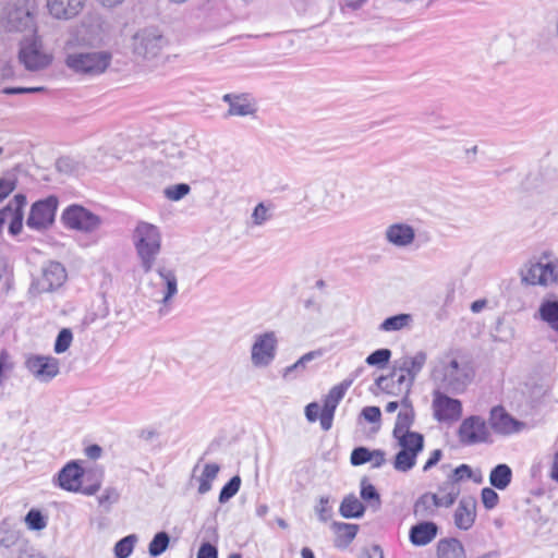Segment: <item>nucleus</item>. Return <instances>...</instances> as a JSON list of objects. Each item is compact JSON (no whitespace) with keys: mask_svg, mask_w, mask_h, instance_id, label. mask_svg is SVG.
Returning <instances> with one entry per match:
<instances>
[{"mask_svg":"<svg viewBox=\"0 0 558 558\" xmlns=\"http://www.w3.org/2000/svg\"><path fill=\"white\" fill-rule=\"evenodd\" d=\"M433 376L445 391L462 393L472 380L473 371L464 359L450 353L439 357Z\"/></svg>","mask_w":558,"mask_h":558,"instance_id":"nucleus-1","label":"nucleus"},{"mask_svg":"<svg viewBox=\"0 0 558 558\" xmlns=\"http://www.w3.org/2000/svg\"><path fill=\"white\" fill-rule=\"evenodd\" d=\"M132 243L143 272H150L161 252L160 229L150 222L141 220L133 230Z\"/></svg>","mask_w":558,"mask_h":558,"instance_id":"nucleus-2","label":"nucleus"},{"mask_svg":"<svg viewBox=\"0 0 558 558\" xmlns=\"http://www.w3.org/2000/svg\"><path fill=\"white\" fill-rule=\"evenodd\" d=\"M37 5L31 0H11L1 10L0 26L7 33H37Z\"/></svg>","mask_w":558,"mask_h":558,"instance_id":"nucleus-3","label":"nucleus"},{"mask_svg":"<svg viewBox=\"0 0 558 558\" xmlns=\"http://www.w3.org/2000/svg\"><path fill=\"white\" fill-rule=\"evenodd\" d=\"M112 62V53L108 50H84L68 52L65 66L75 75L93 78L104 74Z\"/></svg>","mask_w":558,"mask_h":558,"instance_id":"nucleus-4","label":"nucleus"},{"mask_svg":"<svg viewBox=\"0 0 558 558\" xmlns=\"http://www.w3.org/2000/svg\"><path fill=\"white\" fill-rule=\"evenodd\" d=\"M19 60L28 71H39L51 63L52 57L44 50L38 32L21 41Z\"/></svg>","mask_w":558,"mask_h":558,"instance_id":"nucleus-5","label":"nucleus"},{"mask_svg":"<svg viewBox=\"0 0 558 558\" xmlns=\"http://www.w3.org/2000/svg\"><path fill=\"white\" fill-rule=\"evenodd\" d=\"M62 222L69 229L84 233L95 232L102 225V219L81 205H70L61 216Z\"/></svg>","mask_w":558,"mask_h":558,"instance_id":"nucleus-6","label":"nucleus"},{"mask_svg":"<svg viewBox=\"0 0 558 558\" xmlns=\"http://www.w3.org/2000/svg\"><path fill=\"white\" fill-rule=\"evenodd\" d=\"M166 38L156 29H141L132 38L134 54L146 60L156 59L166 46Z\"/></svg>","mask_w":558,"mask_h":558,"instance_id":"nucleus-7","label":"nucleus"},{"mask_svg":"<svg viewBox=\"0 0 558 558\" xmlns=\"http://www.w3.org/2000/svg\"><path fill=\"white\" fill-rule=\"evenodd\" d=\"M427 360V354L424 351H418L413 356H403L395 362L393 372L389 376H379L376 379V386L383 391H390L389 384L393 381L398 371L405 373L410 376L409 381H415L417 375L423 369Z\"/></svg>","mask_w":558,"mask_h":558,"instance_id":"nucleus-8","label":"nucleus"},{"mask_svg":"<svg viewBox=\"0 0 558 558\" xmlns=\"http://www.w3.org/2000/svg\"><path fill=\"white\" fill-rule=\"evenodd\" d=\"M57 208L58 198L56 196H48L45 199L35 202L31 207L26 226L36 231L48 229L54 221Z\"/></svg>","mask_w":558,"mask_h":558,"instance_id":"nucleus-9","label":"nucleus"},{"mask_svg":"<svg viewBox=\"0 0 558 558\" xmlns=\"http://www.w3.org/2000/svg\"><path fill=\"white\" fill-rule=\"evenodd\" d=\"M277 351V338L274 331L256 336L252 345L251 360L254 366H268L275 359Z\"/></svg>","mask_w":558,"mask_h":558,"instance_id":"nucleus-10","label":"nucleus"},{"mask_svg":"<svg viewBox=\"0 0 558 558\" xmlns=\"http://www.w3.org/2000/svg\"><path fill=\"white\" fill-rule=\"evenodd\" d=\"M25 367L41 383L52 380L60 372L59 360L53 356L31 355L25 361Z\"/></svg>","mask_w":558,"mask_h":558,"instance_id":"nucleus-11","label":"nucleus"},{"mask_svg":"<svg viewBox=\"0 0 558 558\" xmlns=\"http://www.w3.org/2000/svg\"><path fill=\"white\" fill-rule=\"evenodd\" d=\"M352 384L353 379H344L329 390L320 411V426L323 430L327 432L331 428L336 409Z\"/></svg>","mask_w":558,"mask_h":558,"instance_id":"nucleus-12","label":"nucleus"},{"mask_svg":"<svg viewBox=\"0 0 558 558\" xmlns=\"http://www.w3.org/2000/svg\"><path fill=\"white\" fill-rule=\"evenodd\" d=\"M489 436L486 422L481 416L473 415L466 417L459 427V438L463 445L486 442Z\"/></svg>","mask_w":558,"mask_h":558,"instance_id":"nucleus-13","label":"nucleus"},{"mask_svg":"<svg viewBox=\"0 0 558 558\" xmlns=\"http://www.w3.org/2000/svg\"><path fill=\"white\" fill-rule=\"evenodd\" d=\"M434 417L438 422L458 421L462 414V404L458 399L436 390L433 399Z\"/></svg>","mask_w":558,"mask_h":558,"instance_id":"nucleus-14","label":"nucleus"},{"mask_svg":"<svg viewBox=\"0 0 558 558\" xmlns=\"http://www.w3.org/2000/svg\"><path fill=\"white\" fill-rule=\"evenodd\" d=\"M86 2L87 0H46V9L53 20L68 22L84 11Z\"/></svg>","mask_w":558,"mask_h":558,"instance_id":"nucleus-15","label":"nucleus"},{"mask_svg":"<svg viewBox=\"0 0 558 558\" xmlns=\"http://www.w3.org/2000/svg\"><path fill=\"white\" fill-rule=\"evenodd\" d=\"M489 425L496 434L510 435L520 432L525 424L512 417L502 407L497 405L490 410Z\"/></svg>","mask_w":558,"mask_h":558,"instance_id":"nucleus-16","label":"nucleus"},{"mask_svg":"<svg viewBox=\"0 0 558 558\" xmlns=\"http://www.w3.org/2000/svg\"><path fill=\"white\" fill-rule=\"evenodd\" d=\"M522 281L527 284L546 286L549 282L557 281L555 267L551 264L530 263L521 271Z\"/></svg>","mask_w":558,"mask_h":558,"instance_id":"nucleus-17","label":"nucleus"},{"mask_svg":"<svg viewBox=\"0 0 558 558\" xmlns=\"http://www.w3.org/2000/svg\"><path fill=\"white\" fill-rule=\"evenodd\" d=\"M476 499L471 496L462 497L453 513L454 525L462 531L470 530L476 519Z\"/></svg>","mask_w":558,"mask_h":558,"instance_id":"nucleus-18","label":"nucleus"},{"mask_svg":"<svg viewBox=\"0 0 558 558\" xmlns=\"http://www.w3.org/2000/svg\"><path fill=\"white\" fill-rule=\"evenodd\" d=\"M66 280V270L59 262H49L43 268L40 291L49 292L61 287Z\"/></svg>","mask_w":558,"mask_h":558,"instance_id":"nucleus-19","label":"nucleus"},{"mask_svg":"<svg viewBox=\"0 0 558 558\" xmlns=\"http://www.w3.org/2000/svg\"><path fill=\"white\" fill-rule=\"evenodd\" d=\"M222 100L229 105L227 116L246 117L256 112L255 104L247 94H226Z\"/></svg>","mask_w":558,"mask_h":558,"instance_id":"nucleus-20","label":"nucleus"},{"mask_svg":"<svg viewBox=\"0 0 558 558\" xmlns=\"http://www.w3.org/2000/svg\"><path fill=\"white\" fill-rule=\"evenodd\" d=\"M83 476L84 470L82 466L76 461H71L59 472V485L68 492L77 493L80 490Z\"/></svg>","mask_w":558,"mask_h":558,"instance_id":"nucleus-21","label":"nucleus"},{"mask_svg":"<svg viewBox=\"0 0 558 558\" xmlns=\"http://www.w3.org/2000/svg\"><path fill=\"white\" fill-rule=\"evenodd\" d=\"M438 534V526L433 521H422L411 526L409 539L414 546H426L432 543Z\"/></svg>","mask_w":558,"mask_h":558,"instance_id":"nucleus-22","label":"nucleus"},{"mask_svg":"<svg viewBox=\"0 0 558 558\" xmlns=\"http://www.w3.org/2000/svg\"><path fill=\"white\" fill-rule=\"evenodd\" d=\"M385 236L390 244L405 247L414 242L415 231L410 225L399 222L390 225L386 229Z\"/></svg>","mask_w":558,"mask_h":558,"instance_id":"nucleus-23","label":"nucleus"},{"mask_svg":"<svg viewBox=\"0 0 558 558\" xmlns=\"http://www.w3.org/2000/svg\"><path fill=\"white\" fill-rule=\"evenodd\" d=\"M27 201L24 194H16L14 197L8 203V207L11 208L9 211V233L12 235H17L21 233L23 228V219H24V207L26 206Z\"/></svg>","mask_w":558,"mask_h":558,"instance_id":"nucleus-24","label":"nucleus"},{"mask_svg":"<svg viewBox=\"0 0 558 558\" xmlns=\"http://www.w3.org/2000/svg\"><path fill=\"white\" fill-rule=\"evenodd\" d=\"M535 318L546 323L554 331L558 332V298H545L535 314Z\"/></svg>","mask_w":558,"mask_h":558,"instance_id":"nucleus-25","label":"nucleus"},{"mask_svg":"<svg viewBox=\"0 0 558 558\" xmlns=\"http://www.w3.org/2000/svg\"><path fill=\"white\" fill-rule=\"evenodd\" d=\"M437 494L425 493L414 504L413 513L421 519H428L437 512Z\"/></svg>","mask_w":558,"mask_h":558,"instance_id":"nucleus-26","label":"nucleus"},{"mask_svg":"<svg viewBox=\"0 0 558 558\" xmlns=\"http://www.w3.org/2000/svg\"><path fill=\"white\" fill-rule=\"evenodd\" d=\"M157 274L165 286L161 303L166 305L178 293L177 274L173 269L166 266H159L157 268Z\"/></svg>","mask_w":558,"mask_h":558,"instance_id":"nucleus-27","label":"nucleus"},{"mask_svg":"<svg viewBox=\"0 0 558 558\" xmlns=\"http://www.w3.org/2000/svg\"><path fill=\"white\" fill-rule=\"evenodd\" d=\"M437 558H466L462 543L454 537L442 538L437 544Z\"/></svg>","mask_w":558,"mask_h":558,"instance_id":"nucleus-28","label":"nucleus"},{"mask_svg":"<svg viewBox=\"0 0 558 558\" xmlns=\"http://www.w3.org/2000/svg\"><path fill=\"white\" fill-rule=\"evenodd\" d=\"M331 527L336 533L335 545L337 547L349 546L352 543V541L355 538L356 533L359 531L357 524L344 523V522H333Z\"/></svg>","mask_w":558,"mask_h":558,"instance_id":"nucleus-29","label":"nucleus"},{"mask_svg":"<svg viewBox=\"0 0 558 558\" xmlns=\"http://www.w3.org/2000/svg\"><path fill=\"white\" fill-rule=\"evenodd\" d=\"M393 437L397 439L399 447L405 451L418 456L424 449V436L421 433L408 432L393 435Z\"/></svg>","mask_w":558,"mask_h":558,"instance_id":"nucleus-30","label":"nucleus"},{"mask_svg":"<svg viewBox=\"0 0 558 558\" xmlns=\"http://www.w3.org/2000/svg\"><path fill=\"white\" fill-rule=\"evenodd\" d=\"M512 480V470L508 464H497L489 474L490 485L499 490L506 489Z\"/></svg>","mask_w":558,"mask_h":558,"instance_id":"nucleus-31","label":"nucleus"},{"mask_svg":"<svg viewBox=\"0 0 558 558\" xmlns=\"http://www.w3.org/2000/svg\"><path fill=\"white\" fill-rule=\"evenodd\" d=\"M340 514L345 519L361 518L365 512V506L354 494L345 496L339 508Z\"/></svg>","mask_w":558,"mask_h":558,"instance_id":"nucleus-32","label":"nucleus"},{"mask_svg":"<svg viewBox=\"0 0 558 558\" xmlns=\"http://www.w3.org/2000/svg\"><path fill=\"white\" fill-rule=\"evenodd\" d=\"M413 322L411 314H397L390 317H387L379 326L378 330L383 332H395L400 331L404 328L410 327Z\"/></svg>","mask_w":558,"mask_h":558,"instance_id":"nucleus-33","label":"nucleus"},{"mask_svg":"<svg viewBox=\"0 0 558 558\" xmlns=\"http://www.w3.org/2000/svg\"><path fill=\"white\" fill-rule=\"evenodd\" d=\"M219 471L220 466L217 463H206L204 465L201 476L197 477L198 494L205 495L211 489L213 482L217 478Z\"/></svg>","mask_w":558,"mask_h":558,"instance_id":"nucleus-34","label":"nucleus"},{"mask_svg":"<svg viewBox=\"0 0 558 558\" xmlns=\"http://www.w3.org/2000/svg\"><path fill=\"white\" fill-rule=\"evenodd\" d=\"M440 495L437 494V507H451L460 495V487L452 482H445L439 487Z\"/></svg>","mask_w":558,"mask_h":558,"instance_id":"nucleus-35","label":"nucleus"},{"mask_svg":"<svg viewBox=\"0 0 558 558\" xmlns=\"http://www.w3.org/2000/svg\"><path fill=\"white\" fill-rule=\"evenodd\" d=\"M322 355V351H311L302 355L295 363L286 367L282 377L287 380L294 378L298 374L305 371L307 363Z\"/></svg>","mask_w":558,"mask_h":558,"instance_id":"nucleus-36","label":"nucleus"},{"mask_svg":"<svg viewBox=\"0 0 558 558\" xmlns=\"http://www.w3.org/2000/svg\"><path fill=\"white\" fill-rule=\"evenodd\" d=\"M414 423V409L400 410L397 415L392 435L411 432L410 428Z\"/></svg>","mask_w":558,"mask_h":558,"instance_id":"nucleus-37","label":"nucleus"},{"mask_svg":"<svg viewBox=\"0 0 558 558\" xmlns=\"http://www.w3.org/2000/svg\"><path fill=\"white\" fill-rule=\"evenodd\" d=\"M417 454L400 449L393 460V468L399 472L412 470L416 463Z\"/></svg>","mask_w":558,"mask_h":558,"instance_id":"nucleus-38","label":"nucleus"},{"mask_svg":"<svg viewBox=\"0 0 558 558\" xmlns=\"http://www.w3.org/2000/svg\"><path fill=\"white\" fill-rule=\"evenodd\" d=\"M361 498L366 501L371 502V505H375V508L380 507V496L375 486L371 483H368L366 477H363L361 480V492H360Z\"/></svg>","mask_w":558,"mask_h":558,"instance_id":"nucleus-39","label":"nucleus"},{"mask_svg":"<svg viewBox=\"0 0 558 558\" xmlns=\"http://www.w3.org/2000/svg\"><path fill=\"white\" fill-rule=\"evenodd\" d=\"M137 542V536L135 534L128 535L114 545V556L116 558H129L133 553L134 545Z\"/></svg>","mask_w":558,"mask_h":558,"instance_id":"nucleus-40","label":"nucleus"},{"mask_svg":"<svg viewBox=\"0 0 558 558\" xmlns=\"http://www.w3.org/2000/svg\"><path fill=\"white\" fill-rule=\"evenodd\" d=\"M170 537L168 533L166 532H158L148 546L149 555L153 557H158L162 553L166 551V549L169 546Z\"/></svg>","mask_w":558,"mask_h":558,"instance_id":"nucleus-41","label":"nucleus"},{"mask_svg":"<svg viewBox=\"0 0 558 558\" xmlns=\"http://www.w3.org/2000/svg\"><path fill=\"white\" fill-rule=\"evenodd\" d=\"M241 487V477L239 475L232 476L228 483L223 485L219 493V502L226 504L234 497Z\"/></svg>","mask_w":558,"mask_h":558,"instance_id":"nucleus-42","label":"nucleus"},{"mask_svg":"<svg viewBox=\"0 0 558 558\" xmlns=\"http://www.w3.org/2000/svg\"><path fill=\"white\" fill-rule=\"evenodd\" d=\"M391 357V350L387 348L377 349L372 352L365 360L369 366H376L378 368L385 367Z\"/></svg>","mask_w":558,"mask_h":558,"instance_id":"nucleus-43","label":"nucleus"},{"mask_svg":"<svg viewBox=\"0 0 558 558\" xmlns=\"http://www.w3.org/2000/svg\"><path fill=\"white\" fill-rule=\"evenodd\" d=\"M25 541L20 537V533L16 530L9 529L7 526L0 527V546L5 548H10L12 546H17L19 543Z\"/></svg>","mask_w":558,"mask_h":558,"instance_id":"nucleus-44","label":"nucleus"},{"mask_svg":"<svg viewBox=\"0 0 558 558\" xmlns=\"http://www.w3.org/2000/svg\"><path fill=\"white\" fill-rule=\"evenodd\" d=\"M73 340L72 331L69 328H63L59 331L57 339L54 341L53 350L57 354H61L65 352Z\"/></svg>","mask_w":558,"mask_h":558,"instance_id":"nucleus-45","label":"nucleus"},{"mask_svg":"<svg viewBox=\"0 0 558 558\" xmlns=\"http://www.w3.org/2000/svg\"><path fill=\"white\" fill-rule=\"evenodd\" d=\"M17 558H47L46 555L28 541L19 543Z\"/></svg>","mask_w":558,"mask_h":558,"instance_id":"nucleus-46","label":"nucleus"},{"mask_svg":"<svg viewBox=\"0 0 558 558\" xmlns=\"http://www.w3.org/2000/svg\"><path fill=\"white\" fill-rule=\"evenodd\" d=\"M191 191V187L186 183H178L170 185L165 190V196L170 199L178 202L186 196Z\"/></svg>","mask_w":558,"mask_h":558,"instance_id":"nucleus-47","label":"nucleus"},{"mask_svg":"<svg viewBox=\"0 0 558 558\" xmlns=\"http://www.w3.org/2000/svg\"><path fill=\"white\" fill-rule=\"evenodd\" d=\"M25 522L31 530L40 531L46 527L47 522L39 510L32 509L25 517Z\"/></svg>","mask_w":558,"mask_h":558,"instance_id":"nucleus-48","label":"nucleus"},{"mask_svg":"<svg viewBox=\"0 0 558 558\" xmlns=\"http://www.w3.org/2000/svg\"><path fill=\"white\" fill-rule=\"evenodd\" d=\"M372 450L366 447H355L350 456V463L353 466H360L371 461Z\"/></svg>","mask_w":558,"mask_h":558,"instance_id":"nucleus-49","label":"nucleus"},{"mask_svg":"<svg viewBox=\"0 0 558 558\" xmlns=\"http://www.w3.org/2000/svg\"><path fill=\"white\" fill-rule=\"evenodd\" d=\"M329 504L330 497L322 496L315 506V512L322 522H327L331 518L332 508Z\"/></svg>","mask_w":558,"mask_h":558,"instance_id":"nucleus-50","label":"nucleus"},{"mask_svg":"<svg viewBox=\"0 0 558 558\" xmlns=\"http://www.w3.org/2000/svg\"><path fill=\"white\" fill-rule=\"evenodd\" d=\"M162 153L173 167H178L179 161L184 157L183 150L173 143L165 145Z\"/></svg>","mask_w":558,"mask_h":558,"instance_id":"nucleus-51","label":"nucleus"},{"mask_svg":"<svg viewBox=\"0 0 558 558\" xmlns=\"http://www.w3.org/2000/svg\"><path fill=\"white\" fill-rule=\"evenodd\" d=\"M16 184L17 179L14 174L0 178V203L16 189Z\"/></svg>","mask_w":558,"mask_h":558,"instance_id":"nucleus-52","label":"nucleus"},{"mask_svg":"<svg viewBox=\"0 0 558 558\" xmlns=\"http://www.w3.org/2000/svg\"><path fill=\"white\" fill-rule=\"evenodd\" d=\"M409 380H410V376L407 375L405 373L401 372L400 375L397 374L393 378V381L389 384V390H390L389 392L393 393L392 385L395 383H397L399 392H404V393L409 395L411 391V388L414 384V381H409Z\"/></svg>","mask_w":558,"mask_h":558,"instance_id":"nucleus-53","label":"nucleus"},{"mask_svg":"<svg viewBox=\"0 0 558 558\" xmlns=\"http://www.w3.org/2000/svg\"><path fill=\"white\" fill-rule=\"evenodd\" d=\"M13 369V362L5 349L0 351V385L7 378L8 374Z\"/></svg>","mask_w":558,"mask_h":558,"instance_id":"nucleus-54","label":"nucleus"},{"mask_svg":"<svg viewBox=\"0 0 558 558\" xmlns=\"http://www.w3.org/2000/svg\"><path fill=\"white\" fill-rule=\"evenodd\" d=\"M270 219L269 209L263 203L256 205L252 213L254 226H262Z\"/></svg>","mask_w":558,"mask_h":558,"instance_id":"nucleus-55","label":"nucleus"},{"mask_svg":"<svg viewBox=\"0 0 558 558\" xmlns=\"http://www.w3.org/2000/svg\"><path fill=\"white\" fill-rule=\"evenodd\" d=\"M481 497H482V502H483L484 507L488 510L494 509L498 505L499 496L490 487L483 488L482 493H481Z\"/></svg>","mask_w":558,"mask_h":558,"instance_id":"nucleus-56","label":"nucleus"},{"mask_svg":"<svg viewBox=\"0 0 558 558\" xmlns=\"http://www.w3.org/2000/svg\"><path fill=\"white\" fill-rule=\"evenodd\" d=\"M472 476V469L468 464H461L453 470L451 475L446 482H452L458 485V483L464 478H470Z\"/></svg>","mask_w":558,"mask_h":558,"instance_id":"nucleus-57","label":"nucleus"},{"mask_svg":"<svg viewBox=\"0 0 558 558\" xmlns=\"http://www.w3.org/2000/svg\"><path fill=\"white\" fill-rule=\"evenodd\" d=\"M119 493L116 488L109 487L104 490V493L99 496L98 501L99 505L110 507L119 500Z\"/></svg>","mask_w":558,"mask_h":558,"instance_id":"nucleus-58","label":"nucleus"},{"mask_svg":"<svg viewBox=\"0 0 558 558\" xmlns=\"http://www.w3.org/2000/svg\"><path fill=\"white\" fill-rule=\"evenodd\" d=\"M45 90V87H4L1 93L5 95L36 94Z\"/></svg>","mask_w":558,"mask_h":558,"instance_id":"nucleus-59","label":"nucleus"},{"mask_svg":"<svg viewBox=\"0 0 558 558\" xmlns=\"http://www.w3.org/2000/svg\"><path fill=\"white\" fill-rule=\"evenodd\" d=\"M196 558H218V549L215 545L205 542L198 548Z\"/></svg>","mask_w":558,"mask_h":558,"instance_id":"nucleus-60","label":"nucleus"},{"mask_svg":"<svg viewBox=\"0 0 558 558\" xmlns=\"http://www.w3.org/2000/svg\"><path fill=\"white\" fill-rule=\"evenodd\" d=\"M363 417L369 423H377L380 420L381 412L378 407H365L362 410Z\"/></svg>","mask_w":558,"mask_h":558,"instance_id":"nucleus-61","label":"nucleus"},{"mask_svg":"<svg viewBox=\"0 0 558 558\" xmlns=\"http://www.w3.org/2000/svg\"><path fill=\"white\" fill-rule=\"evenodd\" d=\"M11 277L8 267L4 264H0V291L8 292L11 288Z\"/></svg>","mask_w":558,"mask_h":558,"instance_id":"nucleus-62","label":"nucleus"},{"mask_svg":"<svg viewBox=\"0 0 558 558\" xmlns=\"http://www.w3.org/2000/svg\"><path fill=\"white\" fill-rule=\"evenodd\" d=\"M372 468L379 469L386 463V452L381 449L372 450L371 454Z\"/></svg>","mask_w":558,"mask_h":558,"instance_id":"nucleus-63","label":"nucleus"},{"mask_svg":"<svg viewBox=\"0 0 558 558\" xmlns=\"http://www.w3.org/2000/svg\"><path fill=\"white\" fill-rule=\"evenodd\" d=\"M320 407L316 402H312L305 407V416L307 421L315 422L317 418L320 420Z\"/></svg>","mask_w":558,"mask_h":558,"instance_id":"nucleus-64","label":"nucleus"}]
</instances>
